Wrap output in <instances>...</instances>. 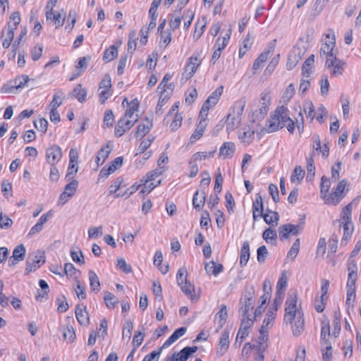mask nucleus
Wrapping results in <instances>:
<instances>
[{
  "label": "nucleus",
  "mask_w": 361,
  "mask_h": 361,
  "mask_svg": "<svg viewBox=\"0 0 361 361\" xmlns=\"http://www.w3.org/2000/svg\"><path fill=\"white\" fill-rule=\"evenodd\" d=\"M275 114L280 121L282 128L286 126V123L290 122L292 119L289 116V110L284 106H278L275 110Z\"/></svg>",
  "instance_id": "nucleus-18"
},
{
  "label": "nucleus",
  "mask_w": 361,
  "mask_h": 361,
  "mask_svg": "<svg viewBox=\"0 0 361 361\" xmlns=\"http://www.w3.org/2000/svg\"><path fill=\"white\" fill-rule=\"evenodd\" d=\"M136 40V32L135 30H133L128 35V51L131 54L135 51L137 46Z\"/></svg>",
  "instance_id": "nucleus-42"
},
{
  "label": "nucleus",
  "mask_w": 361,
  "mask_h": 361,
  "mask_svg": "<svg viewBox=\"0 0 361 361\" xmlns=\"http://www.w3.org/2000/svg\"><path fill=\"white\" fill-rule=\"evenodd\" d=\"M235 152V145L232 142H224L219 149V157L223 159L231 158Z\"/></svg>",
  "instance_id": "nucleus-15"
},
{
  "label": "nucleus",
  "mask_w": 361,
  "mask_h": 361,
  "mask_svg": "<svg viewBox=\"0 0 361 361\" xmlns=\"http://www.w3.org/2000/svg\"><path fill=\"white\" fill-rule=\"evenodd\" d=\"M229 332L228 331H224L221 335L219 348L216 353L219 356H222L225 354L229 347Z\"/></svg>",
  "instance_id": "nucleus-16"
},
{
  "label": "nucleus",
  "mask_w": 361,
  "mask_h": 361,
  "mask_svg": "<svg viewBox=\"0 0 361 361\" xmlns=\"http://www.w3.org/2000/svg\"><path fill=\"white\" fill-rule=\"evenodd\" d=\"M331 187V182L329 178L323 176L321 178L320 183V192L322 196H325L326 194H330L329 190Z\"/></svg>",
  "instance_id": "nucleus-50"
},
{
  "label": "nucleus",
  "mask_w": 361,
  "mask_h": 361,
  "mask_svg": "<svg viewBox=\"0 0 361 361\" xmlns=\"http://www.w3.org/2000/svg\"><path fill=\"white\" fill-rule=\"evenodd\" d=\"M199 119L200 121L197 125V128L190 138L191 143L195 142L197 140H199L203 135L207 126V117H199Z\"/></svg>",
  "instance_id": "nucleus-11"
},
{
  "label": "nucleus",
  "mask_w": 361,
  "mask_h": 361,
  "mask_svg": "<svg viewBox=\"0 0 361 361\" xmlns=\"http://www.w3.org/2000/svg\"><path fill=\"white\" fill-rule=\"evenodd\" d=\"M104 300L109 308L114 307L115 305L118 302V299L110 292H106Z\"/></svg>",
  "instance_id": "nucleus-57"
},
{
  "label": "nucleus",
  "mask_w": 361,
  "mask_h": 361,
  "mask_svg": "<svg viewBox=\"0 0 361 361\" xmlns=\"http://www.w3.org/2000/svg\"><path fill=\"white\" fill-rule=\"evenodd\" d=\"M330 336V325L328 322L326 324H323L321 329V340L324 344H330L329 341V336Z\"/></svg>",
  "instance_id": "nucleus-54"
},
{
  "label": "nucleus",
  "mask_w": 361,
  "mask_h": 361,
  "mask_svg": "<svg viewBox=\"0 0 361 361\" xmlns=\"http://www.w3.org/2000/svg\"><path fill=\"white\" fill-rule=\"evenodd\" d=\"M185 283L180 286V288L182 291L187 295L190 296L192 300H194V295L192 293L195 291L194 286L187 280V278H185Z\"/></svg>",
  "instance_id": "nucleus-41"
},
{
  "label": "nucleus",
  "mask_w": 361,
  "mask_h": 361,
  "mask_svg": "<svg viewBox=\"0 0 361 361\" xmlns=\"http://www.w3.org/2000/svg\"><path fill=\"white\" fill-rule=\"evenodd\" d=\"M201 64V60L197 56H191L188 59V62L185 68V71L182 74V80L185 79L188 80L190 79L195 73L197 71L198 67Z\"/></svg>",
  "instance_id": "nucleus-8"
},
{
  "label": "nucleus",
  "mask_w": 361,
  "mask_h": 361,
  "mask_svg": "<svg viewBox=\"0 0 361 361\" xmlns=\"http://www.w3.org/2000/svg\"><path fill=\"white\" fill-rule=\"evenodd\" d=\"M326 37L328 38L329 40V42H326L322 44V47L320 49L321 56H322V55H326L327 54L331 53L332 51H334L335 47L334 36L333 35L332 37H330V35L327 34L326 35Z\"/></svg>",
  "instance_id": "nucleus-24"
},
{
  "label": "nucleus",
  "mask_w": 361,
  "mask_h": 361,
  "mask_svg": "<svg viewBox=\"0 0 361 361\" xmlns=\"http://www.w3.org/2000/svg\"><path fill=\"white\" fill-rule=\"evenodd\" d=\"M153 126L152 118L146 117L137 127L136 137L142 138L151 130Z\"/></svg>",
  "instance_id": "nucleus-10"
},
{
  "label": "nucleus",
  "mask_w": 361,
  "mask_h": 361,
  "mask_svg": "<svg viewBox=\"0 0 361 361\" xmlns=\"http://www.w3.org/2000/svg\"><path fill=\"white\" fill-rule=\"evenodd\" d=\"M264 205L262 197L259 194L257 195L255 200L252 202L253 220L256 221L258 217L263 215Z\"/></svg>",
  "instance_id": "nucleus-17"
},
{
  "label": "nucleus",
  "mask_w": 361,
  "mask_h": 361,
  "mask_svg": "<svg viewBox=\"0 0 361 361\" xmlns=\"http://www.w3.org/2000/svg\"><path fill=\"white\" fill-rule=\"evenodd\" d=\"M302 316V312L301 311H298V316L295 317L296 320L292 325V331L294 336H300L304 329V319Z\"/></svg>",
  "instance_id": "nucleus-21"
},
{
  "label": "nucleus",
  "mask_w": 361,
  "mask_h": 361,
  "mask_svg": "<svg viewBox=\"0 0 361 361\" xmlns=\"http://www.w3.org/2000/svg\"><path fill=\"white\" fill-rule=\"evenodd\" d=\"M197 346L183 348L179 353H176L178 361H186L193 353L197 352Z\"/></svg>",
  "instance_id": "nucleus-27"
},
{
  "label": "nucleus",
  "mask_w": 361,
  "mask_h": 361,
  "mask_svg": "<svg viewBox=\"0 0 361 361\" xmlns=\"http://www.w3.org/2000/svg\"><path fill=\"white\" fill-rule=\"evenodd\" d=\"M43 51L42 44H37L31 49V56L33 61H36L40 59Z\"/></svg>",
  "instance_id": "nucleus-63"
},
{
  "label": "nucleus",
  "mask_w": 361,
  "mask_h": 361,
  "mask_svg": "<svg viewBox=\"0 0 361 361\" xmlns=\"http://www.w3.org/2000/svg\"><path fill=\"white\" fill-rule=\"evenodd\" d=\"M128 118L123 116L118 121L119 124L123 126V128H124L126 131L130 130L135 123L138 121V116L136 115L135 118L129 120Z\"/></svg>",
  "instance_id": "nucleus-52"
},
{
  "label": "nucleus",
  "mask_w": 361,
  "mask_h": 361,
  "mask_svg": "<svg viewBox=\"0 0 361 361\" xmlns=\"http://www.w3.org/2000/svg\"><path fill=\"white\" fill-rule=\"evenodd\" d=\"M282 128V126L280 124L279 117H277L275 111L274 114L271 116L270 118L266 121V126L264 130L267 133H271L276 132Z\"/></svg>",
  "instance_id": "nucleus-12"
},
{
  "label": "nucleus",
  "mask_w": 361,
  "mask_h": 361,
  "mask_svg": "<svg viewBox=\"0 0 361 361\" xmlns=\"http://www.w3.org/2000/svg\"><path fill=\"white\" fill-rule=\"evenodd\" d=\"M139 109V101L137 98H135L130 102L129 108L126 109L125 113V117L128 118H135L133 117L135 111H137Z\"/></svg>",
  "instance_id": "nucleus-36"
},
{
  "label": "nucleus",
  "mask_w": 361,
  "mask_h": 361,
  "mask_svg": "<svg viewBox=\"0 0 361 361\" xmlns=\"http://www.w3.org/2000/svg\"><path fill=\"white\" fill-rule=\"evenodd\" d=\"M298 295L297 293L289 294L286 301L284 322L286 323L292 324L293 320L298 316L297 309Z\"/></svg>",
  "instance_id": "nucleus-2"
},
{
  "label": "nucleus",
  "mask_w": 361,
  "mask_h": 361,
  "mask_svg": "<svg viewBox=\"0 0 361 361\" xmlns=\"http://www.w3.org/2000/svg\"><path fill=\"white\" fill-rule=\"evenodd\" d=\"M46 157L48 162L54 165L59 161L61 158V152L60 147L54 145L47 149Z\"/></svg>",
  "instance_id": "nucleus-13"
},
{
  "label": "nucleus",
  "mask_w": 361,
  "mask_h": 361,
  "mask_svg": "<svg viewBox=\"0 0 361 361\" xmlns=\"http://www.w3.org/2000/svg\"><path fill=\"white\" fill-rule=\"evenodd\" d=\"M264 324H262L259 329V335L258 336V344H259V350H261L263 348V350H265V348L263 347V343L268 340V331Z\"/></svg>",
  "instance_id": "nucleus-37"
},
{
  "label": "nucleus",
  "mask_w": 361,
  "mask_h": 361,
  "mask_svg": "<svg viewBox=\"0 0 361 361\" xmlns=\"http://www.w3.org/2000/svg\"><path fill=\"white\" fill-rule=\"evenodd\" d=\"M284 292L283 290H276L275 293V298L273 302L272 307L271 309L274 310L276 311L278 310L279 307L282 303L283 298Z\"/></svg>",
  "instance_id": "nucleus-58"
},
{
  "label": "nucleus",
  "mask_w": 361,
  "mask_h": 361,
  "mask_svg": "<svg viewBox=\"0 0 361 361\" xmlns=\"http://www.w3.org/2000/svg\"><path fill=\"white\" fill-rule=\"evenodd\" d=\"M78 153L75 149L69 151V176L75 174L78 171Z\"/></svg>",
  "instance_id": "nucleus-19"
},
{
  "label": "nucleus",
  "mask_w": 361,
  "mask_h": 361,
  "mask_svg": "<svg viewBox=\"0 0 361 361\" xmlns=\"http://www.w3.org/2000/svg\"><path fill=\"white\" fill-rule=\"evenodd\" d=\"M305 176V171L302 169L300 166H295L291 177L290 180L291 182H295V180L300 182Z\"/></svg>",
  "instance_id": "nucleus-48"
},
{
  "label": "nucleus",
  "mask_w": 361,
  "mask_h": 361,
  "mask_svg": "<svg viewBox=\"0 0 361 361\" xmlns=\"http://www.w3.org/2000/svg\"><path fill=\"white\" fill-rule=\"evenodd\" d=\"M290 224H286L281 226L279 228V235L281 240H283L289 238L290 235Z\"/></svg>",
  "instance_id": "nucleus-59"
},
{
  "label": "nucleus",
  "mask_w": 361,
  "mask_h": 361,
  "mask_svg": "<svg viewBox=\"0 0 361 361\" xmlns=\"http://www.w3.org/2000/svg\"><path fill=\"white\" fill-rule=\"evenodd\" d=\"M250 245L247 241H245L243 244V246L240 250V265L243 267L246 266L249 259H250Z\"/></svg>",
  "instance_id": "nucleus-25"
},
{
  "label": "nucleus",
  "mask_w": 361,
  "mask_h": 361,
  "mask_svg": "<svg viewBox=\"0 0 361 361\" xmlns=\"http://www.w3.org/2000/svg\"><path fill=\"white\" fill-rule=\"evenodd\" d=\"M75 317L78 322L81 324L86 326L89 324L88 314L86 311H83L82 309L77 307L75 309Z\"/></svg>",
  "instance_id": "nucleus-34"
},
{
  "label": "nucleus",
  "mask_w": 361,
  "mask_h": 361,
  "mask_svg": "<svg viewBox=\"0 0 361 361\" xmlns=\"http://www.w3.org/2000/svg\"><path fill=\"white\" fill-rule=\"evenodd\" d=\"M314 63V54L310 55L302 64V75L306 78H309L311 73V68Z\"/></svg>",
  "instance_id": "nucleus-31"
},
{
  "label": "nucleus",
  "mask_w": 361,
  "mask_h": 361,
  "mask_svg": "<svg viewBox=\"0 0 361 361\" xmlns=\"http://www.w3.org/2000/svg\"><path fill=\"white\" fill-rule=\"evenodd\" d=\"M45 262V257L43 252L37 251L34 257L29 256L27 260V267L25 274H29L30 272L35 271L38 267Z\"/></svg>",
  "instance_id": "nucleus-7"
},
{
  "label": "nucleus",
  "mask_w": 361,
  "mask_h": 361,
  "mask_svg": "<svg viewBox=\"0 0 361 361\" xmlns=\"http://www.w3.org/2000/svg\"><path fill=\"white\" fill-rule=\"evenodd\" d=\"M39 286L42 289V292H43V295H40V291L37 290L36 299L42 301L44 298H47L48 292L49 291V287L48 283L43 279L39 280Z\"/></svg>",
  "instance_id": "nucleus-39"
},
{
  "label": "nucleus",
  "mask_w": 361,
  "mask_h": 361,
  "mask_svg": "<svg viewBox=\"0 0 361 361\" xmlns=\"http://www.w3.org/2000/svg\"><path fill=\"white\" fill-rule=\"evenodd\" d=\"M71 97L76 98L78 102L82 103L86 100L87 92L82 88L81 85H78L71 92Z\"/></svg>",
  "instance_id": "nucleus-32"
},
{
  "label": "nucleus",
  "mask_w": 361,
  "mask_h": 361,
  "mask_svg": "<svg viewBox=\"0 0 361 361\" xmlns=\"http://www.w3.org/2000/svg\"><path fill=\"white\" fill-rule=\"evenodd\" d=\"M271 96L268 91L264 90L260 94V107L253 112L255 119L262 120L267 115L271 104Z\"/></svg>",
  "instance_id": "nucleus-5"
},
{
  "label": "nucleus",
  "mask_w": 361,
  "mask_h": 361,
  "mask_svg": "<svg viewBox=\"0 0 361 361\" xmlns=\"http://www.w3.org/2000/svg\"><path fill=\"white\" fill-rule=\"evenodd\" d=\"M91 59L90 56L80 57L75 64L76 71L72 74L71 77L69 78V80H73L79 77L87 69Z\"/></svg>",
  "instance_id": "nucleus-9"
},
{
  "label": "nucleus",
  "mask_w": 361,
  "mask_h": 361,
  "mask_svg": "<svg viewBox=\"0 0 361 361\" xmlns=\"http://www.w3.org/2000/svg\"><path fill=\"white\" fill-rule=\"evenodd\" d=\"M133 328V324L130 320H127L125 322L123 327L122 336L123 338H126L130 339L132 334V330Z\"/></svg>",
  "instance_id": "nucleus-55"
},
{
  "label": "nucleus",
  "mask_w": 361,
  "mask_h": 361,
  "mask_svg": "<svg viewBox=\"0 0 361 361\" xmlns=\"http://www.w3.org/2000/svg\"><path fill=\"white\" fill-rule=\"evenodd\" d=\"M70 254H71V257L73 261L75 262L76 264H80V265L85 264L84 256L80 250H71Z\"/></svg>",
  "instance_id": "nucleus-53"
},
{
  "label": "nucleus",
  "mask_w": 361,
  "mask_h": 361,
  "mask_svg": "<svg viewBox=\"0 0 361 361\" xmlns=\"http://www.w3.org/2000/svg\"><path fill=\"white\" fill-rule=\"evenodd\" d=\"M334 331L333 335L338 337L341 331V313L339 310L334 312Z\"/></svg>",
  "instance_id": "nucleus-38"
},
{
  "label": "nucleus",
  "mask_w": 361,
  "mask_h": 361,
  "mask_svg": "<svg viewBox=\"0 0 361 361\" xmlns=\"http://www.w3.org/2000/svg\"><path fill=\"white\" fill-rule=\"evenodd\" d=\"M252 324V319L250 317L244 318L241 321V324L236 336V341L240 338L241 340L245 339L249 334V329Z\"/></svg>",
  "instance_id": "nucleus-14"
},
{
  "label": "nucleus",
  "mask_w": 361,
  "mask_h": 361,
  "mask_svg": "<svg viewBox=\"0 0 361 361\" xmlns=\"http://www.w3.org/2000/svg\"><path fill=\"white\" fill-rule=\"evenodd\" d=\"M219 100H216L214 98H212L209 96L207 100L204 102L200 112V118L207 117L208 111L213 106L217 104Z\"/></svg>",
  "instance_id": "nucleus-28"
},
{
  "label": "nucleus",
  "mask_w": 361,
  "mask_h": 361,
  "mask_svg": "<svg viewBox=\"0 0 361 361\" xmlns=\"http://www.w3.org/2000/svg\"><path fill=\"white\" fill-rule=\"evenodd\" d=\"M359 203L358 197L355 198L350 203L346 205L342 210L341 216V222L339 226H343V235L341 241V246H345L351 238L354 226L351 220L353 207L357 206Z\"/></svg>",
  "instance_id": "nucleus-1"
},
{
  "label": "nucleus",
  "mask_w": 361,
  "mask_h": 361,
  "mask_svg": "<svg viewBox=\"0 0 361 361\" xmlns=\"http://www.w3.org/2000/svg\"><path fill=\"white\" fill-rule=\"evenodd\" d=\"M262 238L267 243H272V241H275L277 238L276 231L268 228L264 231Z\"/></svg>",
  "instance_id": "nucleus-46"
},
{
  "label": "nucleus",
  "mask_w": 361,
  "mask_h": 361,
  "mask_svg": "<svg viewBox=\"0 0 361 361\" xmlns=\"http://www.w3.org/2000/svg\"><path fill=\"white\" fill-rule=\"evenodd\" d=\"M261 217L264 218L266 224L272 226L278 225V222L279 221V215L278 212L272 213V214H263Z\"/></svg>",
  "instance_id": "nucleus-43"
},
{
  "label": "nucleus",
  "mask_w": 361,
  "mask_h": 361,
  "mask_svg": "<svg viewBox=\"0 0 361 361\" xmlns=\"http://www.w3.org/2000/svg\"><path fill=\"white\" fill-rule=\"evenodd\" d=\"M25 247L23 244H20L15 247L13 251V257L18 259V260H23L25 256Z\"/></svg>",
  "instance_id": "nucleus-56"
},
{
  "label": "nucleus",
  "mask_w": 361,
  "mask_h": 361,
  "mask_svg": "<svg viewBox=\"0 0 361 361\" xmlns=\"http://www.w3.org/2000/svg\"><path fill=\"white\" fill-rule=\"evenodd\" d=\"M245 104L246 99L245 97H243L236 101L232 107V113H231L232 116L241 118Z\"/></svg>",
  "instance_id": "nucleus-26"
},
{
  "label": "nucleus",
  "mask_w": 361,
  "mask_h": 361,
  "mask_svg": "<svg viewBox=\"0 0 361 361\" xmlns=\"http://www.w3.org/2000/svg\"><path fill=\"white\" fill-rule=\"evenodd\" d=\"M244 305L240 308L241 312L244 318L250 317L249 312L254 308L255 300H244Z\"/></svg>",
  "instance_id": "nucleus-45"
},
{
  "label": "nucleus",
  "mask_w": 361,
  "mask_h": 361,
  "mask_svg": "<svg viewBox=\"0 0 361 361\" xmlns=\"http://www.w3.org/2000/svg\"><path fill=\"white\" fill-rule=\"evenodd\" d=\"M58 1L49 0L45 6L46 20L47 22L54 23L56 28L62 26L65 21V16H62L60 13L54 11Z\"/></svg>",
  "instance_id": "nucleus-4"
},
{
  "label": "nucleus",
  "mask_w": 361,
  "mask_h": 361,
  "mask_svg": "<svg viewBox=\"0 0 361 361\" xmlns=\"http://www.w3.org/2000/svg\"><path fill=\"white\" fill-rule=\"evenodd\" d=\"M241 123V118L232 116L229 114L226 118V130L228 132L233 131L237 128Z\"/></svg>",
  "instance_id": "nucleus-29"
},
{
  "label": "nucleus",
  "mask_w": 361,
  "mask_h": 361,
  "mask_svg": "<svg viewBox=\"0 0 361 361\" xmlns=\"http://www.w3.org/2000/svg\"><path fill=\"white\" fill-rule=\"evenodd\" d=\"M307 161V179L312 180L315 175V166L314 164L313 153L306 158Z\"/></svg>",
  "instance_id": "nucleus-33"
},
{
  "label": "nucleus",
  "mask_w": 361,
  "mask_h": 361,
  "mask_svg": "<svg viewBox=\"0 0 361 361\" xmlns=\"http://www.w3.org/2000/svg\"><path fill=\"white\" fill-rule=\"evenodd\" d=\"M229 32H231V30ZM230 35L231 32L226 34L222 39L218 38L214 47L220 51H222L227 46L230 39Z\"/></svg>",
  "instance_id": "nucleus-61"
},
{
  "label": "nucleus",
  "mask_w": 361,
  "mask_h": 361,
  "mask_svg": "<svg viewBox=\"0 0 361 361\" xmlns=\"http://www.w3.org/2000/svg\"><path fill=\"white\" fill-rule=\"evenodd\" d=\"M118 56V49L116 45H111L104 52L103 59L106 62L114 60Z\"/></svg>",
  "instance_id": "nucleus-35"
},
{
  "label": "nucleus",
  "mask_w": 361,
  "mask_h": 361,
  "mask_svg": "<svg viewBox=\"0 0 361 361\" xmlns=\"http://www.w3.org/2000/svg\"><path fill=\"white\" fill-rule=\"evenodd\" d=\"M30 80L28 75H22L17 77L13 81H11L10 83H13L16 89L23 88L26 86L27 83Z\"/></svg>",
  "instance_id": "nucleus-44"
},
{
  "label": "nucleus",
  "mask_w": 361,
  "mask_h": 361,
  "mask_svg": "<svg viewBox=\"0 0 361 361\" xmlns=\"http://www.w3.org/2000/svg\"><path fill=\"white\" fill-rule=\"evenodd\" d=\"M300 247V240L299 238H297L293 244L292 245L290 249L289 250L287 257L291 258L294 259L298 255L299 250Z\"/></svg>",
  "instance_id": "nucleus-47"
},
{
  "label": "nucleus",
  "mask_w": 361,
  "mask_h": 361,
  "mask_svg": "<svg viewBox=\"0 0 361 361\" xmlns=\"http://www.w3.org/2000/svg\"><path fill=\"white\" fill-rule=\"evenodd\" d=\"M64 97L65 95L63 92H56L54 95L53 99L49 106V109L57 110V108L60 106Z\"/></svg>",
  "instance_id": "nucleus-40"
},
{
  "label": "nucleus",
  "mask_w": 361,
  "mask_h": 361,
  "mask_svg": "<svg viewBox=\"0 0 361 361\" xmlns=\"http://www.w3.org/2000/svg\"><path fill=\"white\" fill-rule=\"evenodd\" d=\"M226 200V207L228 212L231 214L233 211L235 206V201L232 194L230 192H227L225 195Z\"/></svg>",
  "instance_id": "nucleus-64"
},
{
  "label": "nucleus",
  "mask_w": 361,
  "mask_h": 361,
  "mask_svg": "<svg viewBox=\"0 0 361 361\" xmlns=\"http://www.w3.org/2000/svg\"><path fill=\"white\" fill-rule=\"evenodd\" d=\"M206 193L204 191H196L192 198V205L195 209L201 210L205 202Z\"/></svg>",
  "instance_id": "nucleus-22"
},
{
  "label": "nucleus",
  "mask_w": 361,
  "mask_h": 361,
  "mask_svg": "<svg viewBox=\"0 0 361 361\" xmlns=\"http://www.w3.org/2000/svg\"><path fill=\"white\" fill-rule=\"evenodd\" d=\"M216 152V149H214L211 152H198L193 154L192 159L194 161H201L209 157H214L215 153Z\"/></svg>",
  "instance_id": "nucleus-51"
},
{
  "label": "nucleus",
  "mask_w": 361,
  "mask_h": 361,
  "mask_svg": "<svg viewBox=\"0 0 361 361\" xmlns=\"http://www.w3.org/2000/svg\"><path fill=\"white\" fill-rule=\"evenodd\" d=\"M164 349V348H162V346H161L157 350H153L149 354L146 355L142 361H158Z\"/></svg>",
  "instance_id": "nucleus-60"
},
{
  "label": "nucleus",
  "mask_w": 361,
  "mask_h": 361,
  "mask_svg": "<svg viewBox=\"0 0 361 361\" xmlns=\"http://www.w3.org/2000/svg\"><path fill=\"white\" fill-rule=\"evenodd\" d=\"M204 269L208 274H213L215 276L224 271L223 265L221 264H216L214 261L205 263Z\"/></svg>",
  "instance_id": "nucleus-23"
},
{
  "label": "nucleus",
  "mask_w": 361,
  "mask_h": 361,
  "mask_svg": "<svg viewBox=\"0 0 361 361\" xmlns=\"http://www.w3.org/2000/svg\"><path fill=\"white\" fill-rule=\"evenodd\" d=\"M274 51V47H269L268 49L261 53L255 59L252 65V69L257 71L261 68L263 63L267 60L269 54Z\"/></svg>",
  "instance_id": "nucleus-20"
},
{
  "label": "nucleus",
  "mask_w": 361,
  "mask_h": 361,
  "mask_svg": "<svg viewBox=\"0 0 361 361\" xmlns=\"http://www.w3.org/2000/svg\"><path fill=\"white\" fill-rule=\"evenodd\" d=\"M90 289L94 292H99L100 290V282L99 277L94 271H90L88 273Z\"/></svg>",
  "instance_id": "nucleus-30"
},
{
  "label": "nucleus",
  "mask_w": 361,
  "mask_h": 361,
  "mask_svg": "<svg viewBox=\"0 0 361 361\" xmlns=\"http://www.w3.org/2000/svg\"><path fill=\"white\" fill-rule=\"evenodd\" d=\"M224 178L222 176V174L220 171V169H218V173L216 174L215 177V184H214V190L216 193H220L222 189V183H223Z\"/></svg>",
  "instance_id": "nucleus-62"
},
{
  "label": "nucleus",
  "mask_w": 361,
  "mask_h": 361,
  "mask_svg": "<svg viewBox=\"0 0 361 361\" xmlns=\"http://www.w3.org/2000/svg\"><path fill=\"white\" fill-rule=\"evenodd\" d=\"M216 317L219 318V326L222 327L225 324L228 317L227 309L225 305H221L219 311L216 314Z\"/></svg>",
  "instance_id": "nucleus-49"
},
{
  "label": "nucleus",
  "mask_w": 361,
  "mask_h": 361,
  "mask_svg": "<svg viewBox=\"0 0 361 361\" xmlns=\"http://www.w3.org/2000/svg\"><path fill=\"white\" fill-rule=\"evenodd\" d=\"M305 53L304 48L294 47L288 55L286 68L289 71L293 69L302 59Z\"/></svg>",
  "instance_id": "nucleus-6"
},
{
  "label": "nucleus",
  "mask_w": 361,
  "mask_h": 361,
  "mask_svg": "<svg viewBox=\"0 0 361 361\" xmlns=\"http://www.w3.org/2000/svg\"><path fill=\"white\" fill-rule=\"evenodd\" d=\"M347 181L345 179L339 181L336 188L333 189L332 192L326 194L325 196H322L325 204L336 205L344 197V189L346 185Z\"/></svg>",
  "instance_id": "nucleus-3"
}]
</instances>
